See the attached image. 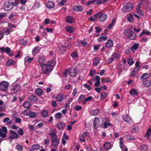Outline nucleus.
Wrapping results in <instances>:
<instances>
[{
	"label": "nucleus",
	"instance_id": "28",
	"mask_svg": "<svg viewBox=\"0 0 151 151\" xmlns=\"http://www.w3.org/2000/svg\"><path fill=\"white\" fill-rule=\"evenodd\" d=\"M128 36L129 39L130 40H134L137 37L136 35L133 32H132V33H131L129 34Z\"/></svg>",
	"mask_w": 151,
	"mask_h": 151
},
{
	"label": "nucleus",
	"instance_id": "47",
	"mask_svg": "<svg viewBox=\"0 0 151 151\" xmlns=\"http://www.w3.org/2000/svg\"><path fill=\"white\" fill-rule=\"evenodd\" d=\"M71 45V43L68 41H67L65 43L64 47H65L66 48L69 49Z\"/></svg>",
	"mask_w": 151,
	"mask_h": 151
},
{
	"label": "nucleus",
	"instance_id": "18",
	"mask_svg": "<svg viewBox=\"0 0 151 151\" xmlns=\"http://www.w3.org/2000/svg\"><path fill=\"white\" fill-rule=\"evenodd\" d=\"M140 68V67H135L134 68L133 70L130 73V76L131 77H134L135 76V75L139 70Z\"/></svg>",
	"mask_w": 151,
	"mask_h": 151
},
{
	"label": "nucleus",
	"instance_id": "37",
	"mask_svg": "<svg viewBox=\"0 0 151 151\" xmlns=\"http://www.w3.org/2000/svg\"><path fill=\"white\" fill-rule=\"evenodd\" d=\"M21 89L20 86L18 85H15L14 86L13 91L15 92H17L20 91Z\"/></svg>",
	"mask_w": 151,
	"mask_h": 151
},
{
	"label": "nucleus",
	"instance_id": "24",
	"mask_svg": "<svg viewBox=\"0 0 151 151\" xmlns=\"http://www.w3.org/2000/svg\"><path fill=\"white\" fill-rule=\"evenodd\" d=\"M70 76H74L77 74V70L75 68L70 69L69 71Z\"/></svg>",
	"mask_w": 151,
	"mask_h": 151
},
{
	"label": "nucleus",
	"instance_id": "3",
	"mask_svg": "<svg viewBox=\"0 0 151 151\" xmlns=\"http://www.w3.org/2000/svg\"><path fill=\"white\" fill-rule=\"evenodd\" d=\"M94 17L95 18L98 17L100 22L104 21L107 18V15L106 14H103L101 12H99L95 14Z\"/></svg>",
	"mask_w": 151,
	"mask_h": 151
},
{
	"label": "nucleus",
	"instance_id": "53",
	"mask_svg": "<svg viewBox=\"0 0 151 151\" xmlns=\"http://www.w3.org/2000/svg\"><path fill=\"white\" fill-rule=\"evenodd\" d=\"M62 114L60 112H58L55 115V117L57 119H60L62 116Z\"/></svg>",
	"mask_w": 151,
	"mask_h": 151
},
{
	"label": "nucleus",
	"instance_id": "30",
	"mask_svg": "<svg viewBox=\"0 0 151 151\" xmlns=\"http://www.w3.org/2000/svg\"><path fill=\"white\" fill-rule=\"evenodd\" d=\"M119 57V55L116 53H114L111 55L110 58L111 61L114 60H116Z\"/></svg>",
	"mask_w": 151,
	"mask_h": 151
},
{
	"label": "nucleus",
	"instance_id": "17",
	"mask_svg": "<svg viewBox=\"0 0 151 151\" xmlns=\"http://www.w3.org/2000/svg\"><path fill=\"white\" fill-rule=\"evenodd\" d=\"M85 98L84 96L83 95H81L79 97L78 99V101L79 103H81L82 102V105H84V103L85 102L84 100H85Z\"/></svg>",
	"mask_w": 151,
	"mask_h": 151
},
{
	"label": "nucleus",
	"instance_id": "27",
	"mask_svg": "<svg viewBox=\"0 0 151 151\" xmlns=\"http://www.w3.org/2000/svg\"><path fill=\"white\" fill-rule=\"evenodd\" d=\"M139 45L137 43H135L133 46L131 47L130 50L132 52H134L138 48Z\"/></svg>",
	"mask_w": 151,
	"mask_h": 151
},
{
	"label": "nucleus",
	"instance_id": "26",
	"mask_svg": "<svg viewBox=\"0 0 151 151\" xmlns=\"http://www.w3.org/2000/svg\"><path fill=\"white\" fill-rule=\"evenodd\" d=\"M0 50H1L2 52H6V53H8L11 51V49L9 47L6 48L1 47H0Z\"/></svg>",
	"mask_w": 151,
	"mask_h": 151
},
{
	"label": "nucleus",
	"instance_id": "22",
	"mask_svg": "<svg viewBox=\"0 0 151 151\" xmlns=\"http://www.w3.org/2000/svg\"><path fill=\"white\" fill-rule=\"evenodd\" d=\"M93 65L95 66H96L99 63L100 60L99 58L96 57L93 59Z\"/></svg>",
	"mask_w": 151,
	"mask_h": 151
},
{
	"label": "nucleus",
	"instance_id": "9",
	"mask_svg": "<svg viewBox=\"0 0 151 151\" xmlns=\"http://www.w3.org/2000/svg\"><path fill=\"white\" fill-rule=\"evenodd\" d=\"M123 119L125 121L130 124H132L133 122L132 119L130 116L128 115H124L123 116Z\"/></svg>",
	"mask_w": 151,
	"mask_h": 151
},
{
	"label": "nucleus",
	"instance_id": "55",
	"mask_svg": "<svg viewBox=\"0 0 151 151\" xmlns=\"http://www.w3.org/2000/svg\"><path fill=\"white\" fill-rule=\"evenodd\" d=\"M107 94L105 92H102L101 94V98L102 99H104L107 96Z\"/></svg>",
	"mask_w": 151,
	"mask_h": 151
},
{
	"label": "nucleus",
	"instance_id": "56",
	"mask_svg": "<svg viewBox=\"0 0 151 151\" xmlns=\"http://www.w3.org/2000/svg\"><path fill=\"white\" fill-rule=\"evenodd\" d=\"M128 64L130 65H132L134 63V61L132 58H129L127 61Z\"/></svg>",
	"mask_w": 151,
	"mask_h": 151
},
{
	"label": "nucleus",
	"instance_id": "43",
	"mask_svg": "<svg viewBox=\"0 0 151 151\" xmlns=\"http://www.w3.org/2000/svg\"><path fill=\"white\" fill-rule=\"evenodd\" d=\"M115 21V18L113 19L111 23L107 27V28L109 29H111L112 26L114 24V22Z\"/></svg>",
	"mask_w": 151,
	"mask_h": 151
},
{
	"label": "nucleus",
	"instance_id": "58",
	"mask_svg": "<svg viewBox=\"0 0 151 151\" xmlns=\"http://www.w3.org/2000/svg\"><path fill=\"white\" fill-rule=\"evenodd\" d=\"M93 98L92 97L89 96L87 98L85 99L84 100V104H86V102L88 101H90Z\"/></svg>",
	"mask_w": 151,
	"mask_h": 151
},
{
	"label": "nucleus",
	"instance_id": "51",
	"mask_svg": "<svg viewBox=\"0 0 151 151\" xmlns=\"http://www.w3.org/2000/svg\"><path fill=\"white\" fill-rule=\"evenodd\" d=\"M132 31L130 29H128L126 30L124 32V34L125 35H129L131 33H132Z\"/></svg>",
	"mask_w": 151,
	"mask_h": 151
},
{
	"label": "nucleus",
	"instance_id": "25",
	"mask_svg": "<svg viewBox=\"0 0 151 151\" xmlns=\"http://www.w3.org/2000/svg\"><path fill=\"white\" fill-rule=\"evenodd\" d=\"M46 6L48 8L52 9L54 7V3L52 1H48L47 4Z\"/></svg>",
	"mask_w": 151,
	"mask_h": 151
},
{
	"label": "nucleus",
	"instance_id": "44",
	"mask_svg": "<svg viewBox=\"0 0 151 151\" xmlns=\"http://www.w3.org/2000/svg\"><path fill=\"white\" fill-rule=\"evenodd\" d=\"M65 47L64 45H62L59 48V50L60 51V53H62L65 52Z\"/></svg>",
	"mask_w": 151,
	"mask_h": 151
},
{
	"label": "nucleus",
	"instance_id": "33",
	"mask_svg": "<svg viewBox=\"0 0 151 151\" xmlns=\"http://www.w3.org/2000/svg\"><path fill=\"white\" fill-rule=\"evenodd\" d=\"M41 115L43 117H47L48 116V112L46 110H42L41 112Z\"/></svg>",
	"mask_w": 151,
	"mask_h": 151
},
{
	"label": "nucleus",
	"instance_id": "7",
	"mask_svg": "<svg viewBox=\"0 0 151 151\" xmlns=\"http://www.w3.org/2000/svg\"><path fill=\"white\" fill-rule=\"evenodd\" d=\"M10 135L9 137V139L11 141L13 139L17 138L19 137L18 134L14 131L10 130L9 131Z\"/></svg>",
	"mask_w": 151,
	"mask_h": 151
},
{
	"label": "nucleus",
	"instance_id": "13",
	"mask_svg": "<svg viewBox=\"0 0 151 151\" xmlns=\"http://www.w3.org/2000/svg\"><path fill=\"white\" fill-rule=\"evenodd\" d=\"M142 83L145 86L148 87L151 85V81L149 80H145L143 81Z\"/></svg>",
	"mask_w": 151,
	"mask_h": 151
},
{
	"label": "nucleus",
	"instance_id": "54",
	"mask_svg": "<svg viewBox=\"0 0 151 151\" xmlns=\"http://www.w3.org/2000/svg\"><path fill=\"white\" fill-rule=\"evenodd\" d=\"M107 39V37H101L98 39V41L100 42L103 41H106Z\"/></svg>",
	"mask_w": 151,
	"mask_h": 151
},
{
	"label": "nucleus",
	"instance_id": "11",
	"mask_svg": "<svg viewBox=\"0 0 151 151\" xmlns=\"http://www.w3.org/2000/svg\"><path fill=\"white\" fill-rule=\"evenodd\" d=\"M104 149L106 150H110L112 147L111 144L109 142H106L103 145Z\"/></svg>",
	"mask_w": 151,
	"mask_h": 151
},
{
	"label": "nucleus",
	"instance_id": "39",
	"mask_svg": "<svg viewBox=\"0 0 151 151\" xmlns=\"http://www.w3.org/2000/svg\"><path fill=\"white\" fill-rule=\"evenodd\" d=\"M13 7L12 6L11 4H9L5 5V9L6 11H9L12 9Z\"/></svg>",
	"mask_w": 151,
	"mask_h": 151
},
{
	"label": "nucleus",
	"instance_id": "40",
	"mask_svg": "<svg viewBox=\"0 0 151 151\" xmlns=\"http://www.w3.org/2000/svg\"><path fill=\"white\" fill-rule=\"evenodd\" d=\"M136 12L140 16H144V13L141 10L140 7L139 6H138L136 8Z\"/></svg>",
	"mask_w": 151,
	"mask_h": 151
},
{
	"label": "nucleus",
	"instance_id": "59",
	"mask_svg": "<svg viewBox=\"0 0 151 151\" xmlns=\"http://www.w3.org/2000/svg\"><path fill=\"white\" fill-rule=\"evenodd\" d=\"M20 42L21 44L25 45L27 44V42L24 39H22L20 40Z\"/></svg>",
	"mask_w": 151,
	"mask_h": 151
},
{
	"label": "nucleus",
	"instance_id": "16",
	"mask_svg": "<svg viewBox=\"0 0 151 151\" xmlns=\"http://www.w3.org/2000/svg\"><path fill=\"white\" fill-rule=\"evenodd\" d=\"M64 95L63 94H58L56 96V99L58 102L62 101L64 99Z\"/></svg>",
	"mask_w": 151,
	"mask_h": 151
},
{
	"label": "nucleus",
	"instance_id": "45",
	"mask_svg": "<svg viewBox=\"0 0 151 151\" xmlns=\"http://www.w3.org/2000/svg\"><path fill=\"white\" fill-rule=\"evenodd\" d=\"M14 63V61L12 60H9L6 63V65L8 66H9L13 65Z\"/></svg>",
	"mask_w": 151,
	"mask_h": 151
},
{
	"label": "nucleus",
	"instance_id": "60",
	"mask_svg": "<svg viewBox=\"0 0 151 151\" xmlns=\"http://www.w3.org/2000/svg\"><path fill=\"white\" fill-rule=\"evenodd\" d=\"M82 107L79 105H77L75 107V110L76 111H78L81 109Z\"/></svg>",
	"mask_w": 151,
	"mask_h": 151
},
{
	"label": "nucleus",
	"instance_id": "57",
	"mask_svg": "<svg viewBox=\"0 0 151 151\" xmlns=\"http://www.w3.org/2000/svg\"><path fill=\"white\" fill-rule=\"evenodd\" d=\"M127 20L128 21L132 22L134 20V18L133 16L132 15H130L127 18Z\"/></svg>",
	"mask_w": 151,
	"mask_h": 151
},
{
	"label": "nucleus",
	"instance_id": "12",
	"mask_svg": "<svg viewBox=\"0 0 151 151\" xmlns=\"http://www.w3.org/2000/svg\"><path fill=\"white\" fill-rule=\"evenodd\" d=\"M33 59V57H30L29 56L25 57L24 58V64L26 65L27 64L31 63Z\"/></svg>",
	"mask_w": 151,
	"mask_h": 151
},
{
	"label": "nucleus",
	"instance_id": "14",
	"mask_svg": "<svg viewBox=\"0 0 151 151\" xmlns=\"http://www.w3.org/2000/svg\"><path fill=\"white\" fill-rule=\"evenodd\" d=\"M65 20L67 22L70 24L73 23L74 22L73 18L70 16H67Z\"/></svg>",
	"mask_w": 151,
	"mask_h": 151
},
{
	"label": "nucleus",
	"instance_id": "6",
	"mask_svg": "<svg viewBox=\"0 0 151 151\" xmlns=\"http://www.w3.org/2000/svg\"><path fill=\"white\" fill-rule=\"evenodd\" d=\"M133 9V5L130 3H127L122 8V11L124 12H128Z\"/></svg>",
	"mask_w": 151,
	"mask_h": 151
},
{
	"label": "nucleus",
	"instance_id": "63",
	"mask_svg": "<svg viewBox=\"0 0 151 151\" xmlns=\"http://www.w3.org/2000/svg\"><path fill=\"white\" fill-rule=\"evenodd\" d=\"M84 86L88 89V90L90 91L91 89V87L88 86L87 84H84L83 85Z\"/></svg>",
	"mask_w": 151,
	"mask_h": 151
},
{
	"label": "nucleus",
	"instance_id": "20",
	"mask_svg": "<svg viewBox=\"0 0 151 151\" xmlns=\"http://www.w3.org/2000/svg\"><path fill=\"white\" fill-rule=\"evenodd\" d=\"M28 100L31 102L35 103L37 100V97L35 96L31 95L29 97Z\"/></svg>",
	"mask_w": 151,
	"mask_h": 151
},
{
	"label": "nucleus",
	"instance_id": "42",
	"mask_svg": "<svg viewBox=\"0 0 151 151\" xmlns=\"http://www.w3.org/2000/svg\"><path fill=\"white\" fill-rule=\"evenodd\" d=\"M23 106L26 108H29L30 106V102L28 101H25L23 104Z\"/></svg>",
	"mask_w": 151,
	"mask_h": 151
},
{
	"label": "nucleus",
	"instance_id": "46",
	"mask_svg": "<svg viewBox=\"0 0 151 151\" xmlns=\"http://www.w3.org/2000/svg\"><path fill=\"white\" fill-rule=\"evenodd\" d=\"M101 81L102 83L104 82L109 83L111 82V80L108 78H103L101 80Z\"/></svg>",
	"mask_w": 151,
	"mask_h": 151
},
{
	"label": "nucleus",
	"instance_id": "34",
	"mask_svg": "<svg viewBox=\"0 0 151 151\" xmlns=\"http://www.w3.org/2000/svg\"><path fill=\"white\" fill-rule=\"evenodd\" d=\"M35 92L39 96L42 95L43 93V91L42 89L38 88L35 89Z\"/></svg>",
	"mask_w": 151,
	"mask_h": 151
},
{
	"label": "nucleus",
	"instance_id": "62",
	"mask_svg": "<svg viewBox=\"0 0 151 151\" xmlns=\"http://www.w3.org/2000/svg\"><path fill=\"white\" fill-rule=\"evenodd\" d=\"M69 73V71L68 70L66 69L64 72L63 74V76L64 77H66Z\"/></svg>",
	"mask_w": 151,
	"mask_h": 151
},
{
	"label": "nucleus",
	"instance_id": "10",
	"mask_svg": "<svg viewBox=\"0 0 151 151\" xmlns=\"http://www.w3.org/2000/svg\"><path fill=\"white\" fill-rule=\"evenodd\" d=\"M100 122L99 119L97 117H95L94 120L93 126L94 128H96L99 126Z\"/></svg>",
	"mask_w": 151,
	"mask_h": 151
},
{
	"label": "nucleus",
	"instance_id": "64",
	"mask_svg": "<svg viewBox=\"0 0 151 151\" xmlns=\"http://www.w3.org/2000/svg\"><path fill=\"white\" fill-rule=\"evenodd\" d=\"M106 0H98L96 4H101L103 2H106Z\"/></svg>",
	"mask_w": 151,
	"mask_h": 151
},
{
	"label": "nucleus",
	"instance_id": "21",
	"mask_svg": "<svg viewBox=\"0 0 151 151\" xmlns=\"http://www.w3.org/2000/svg\"><path fill=\"white\" fill-rule=\"evenodd\" d=\"M106 47L107 48L112 47L113 46V42L111 40H108L107 41L106 44Z\"/></svg>",
	"mask_w": 151,
	"mask_h": 151
},
{
	"label": "nucleus",
	"instance_id": "49",
	"mask_svg": "<svg viewBox=\"0 0 151 151\" xmlns=\"http://www.w3.org/2000/svg\"><path fill=\"white\" fill-rule=\"evenodd\" d=\"M23 148V147L19 145L18 144L16 146V149L19 151H22Z\"/></svg>",
	"mask_w": 151,
	"mask_h": 151
},
{
	"label": "nucleus",
	"instance_id": "52",
	"mask_svg": "<svg viewBox=\"0 0 151 151\" xmlns=\"http://www.w3.org/2000/svg\"><path fill=\"white\" fill-rule=\"evenodd\" d=\"M134 139V137L133 135H128L126 137V139L127 141Z\"/></svg>",
	"mask_w": 151,
	"mask_h": 151
},
{
	"label": "nucleus",
	"instance_id": "38",
	"mask_svg": "<svg viewBox=\"0 0 151 151\" xmlns=\"http://www.w3.org/2000/svg\"><path fill=\"white\" fill-rule=\"evenodd\" d=\"M99 113V111L98 109L93 110L91 112V114L92 115L96 116Z\"/></svg>",
	"mask_w": 151,
	"mask_h": 151
},
{
	"label": "nucleus",
	"instance_id": "32",
	"mask_svg": "<svg viewBox=\"0 0 151 151\" xmlns=\"http://www.w3.org/2000/svg\"><path fill=\"white\" fill-rule=\"evenodd\" d=\"M66 30L68 32L72 33L74 31V29L73 27L68 26L65 27Z\"/></svg>",
	"mask_w": 151,
	"mask_h": 151
},
{
	"label": "nucleus",
	"instance_id": "5",
	"mask_svg": "<svg viewBox=\"0 0 151 151\" xmlns=\"http://www.w3.org/2000/svg\"><path fill=\"white\" fill-rule=\"evenodd\" d=\"M7 132V129L6 127L3 126L0 128V135L1 137L5 138L6 136Z\"/></svg>",
	"mask_w": 151,
	"mask_h": 151
},
{
	"label": "nucleus",
	"instance_id": "23",
	"mask_svg": "<svg viewBox=\"0 0 151 151\" xmlns=\"http://www.w3.org/2000/svg\"><path fill=\"white\" fill-rule=\"evenodd\" d=\"M40 148V147L39 145L36 144L33 145L29 148V151H34L35 150L39 149Z\"/></svg>",
	"mask_w": 151,
	"mask_h": 151
},
{
	"label": "nucleus",
	"instance_id": "48",
	"mask_svg": "<svg viewBox=\"0 0 151 151\" xmlns=\"http://www.w3.org/2000/svg\"><path fill=\"white\" fill-rule=\"evenodd\" d=\"M78 42L84 46H86L88 45V43L87 42L86 40H79Z\"/></svg>",
	"mask_w": 151,
	"mask_h": 151
},
{
	"label": "nucleus",
	"instance_id": "2",
	"mask_svg": "<svg viewBox=\"0 0 151 151\" xmlns=\"http://www.w3.org/2000/svg\"><path fill=\"white\" fill-rule=\"evenodd\" d=\"M49 134L51 136V145L53 147L58 146L59 144L60 139L57 138L56 133L55 132H52L50 133Z\"/></svg>",
	"mask_w": 151,
	"mask_h": 151
},
{
	"label": "nucleus",
	"instance_id": "36",
	"mask_svg": "<svg viewBox=\"0 0 151 151\" xmlns=\"http://www.w3.org/2000/svg\"><path fill=\"white\" fill-rule=\"evenodd\" d=\"M149 77V75L147 73H145L143 74L142 76L140 77V79L141 80L145 79L146 80Z\"/></svg>",
	"mask_w": 151,
	"mask_h": 151
},
{
	"label": "nucleus",
	"instance_id": "50",
	"mask_svg": "<svg viewBox=\"0 0 151 151\" xmlns=\"http://www.w3.org/2000/svg\"><path fill=\"white\" fill-rule=\"evenodd\" d=\"M151 34V33L149 32L148 31H143L139 35V36H142V35H143L144 34H146V35H150Z\"/></svg>",
	"mask_w": 151,
	"mask_h": 151
},
{
	"label": "nucleus",
	"instance_id": "35",
	"mask_svg": "<svg viewBox=\"0 0 151 151\" xmlns=\"http://www.w3.org/2000/svg\"><path fill=\"white\" fill-rule=\"evenodd\" d=\"M139 149L141 151H147V146L145 145H142L140 146Z\"/></svg>",
	"mask_w": 151,
	"mask_h": 151
},
{
	"label": "nucleus",
	"instance_id": "29",
	"mask_svg": "<svg viewBox=\"0 0 151 151\" xmlns=\"http://www.w3.org/2000/svg\"><path fill=\"white\" fill-rule=\"evenodd\" d=\"M45 60V58L43 56H39L38 58V62L40 65L41 66L42 64H44L43 63Z\"/></svg>",
	"mask_w": 151,
	"mask_h": 151
},
{
	"label": "nucleus",
	"instance_id": "41",
	"mask_svg": "<svg viewBox=\"0 0 151 151\" xmlns=\"http://www.w3.org/2000/svg\"><path fill=\"white\" fill-rule=\"evenodd\" d=\"M104 127L105 128H107L108 126L112 127V124L109 122H104L103 123Z\"/></svg>",
	"mask_w": 151,
	"mask_h": 151
},
{
	"label": "nucleus",
	"instance_id": "61",
	"mask_svg": "<svg viewBox=\"0 0 151 151\" xmlns=\"http://www.w3.org/2000/svg\"><path fill=\"white\" fill-rule=\"evenodd\" d=\"M18 132L19 134L21 136H22L24 134L23 130L22 129H20Z\"/></svg>",
	"mask_w": 151,
	"mask_h": 151
},
{
	"label": "nucleus",
	"instance_id": "1",
	"mask_svg": "<svg viewBox=\"0 0 151 151\" xmlns=\"http://www.w3.org/2000/svg\"><path fill=\"white\" fill-rule=\"evenodd\" d=\"M55 64L54 61L47 62L41 65L42 71L44 74H47L50 72L53 69V67Z\"/></svg>",
	"mask_w": 151,
	"mask_h": 151
},
{
	"label": "nucleus",
	"instance_id": "8",
	"mask_svg": "<svg viewBox=\"0 0 151 151\" xmlns=\"http://www.w3.org/2000/svg\"><path fill=\"white\" fill-rule=\"evenodd\" d=\"M56 127L59 130L64 129L65 127V124L63 122H59L56 124Z\"/></svg>",
	"mask_w": 151,
	"mask_h": 151
},
{
	"label": "nucleus",
	"instance_id": "19",
	"mask_svg": "<svg viewBox=\"0 0 151 151\" xmlns=\"http://www.w3.org/2000/svg\"><path fill=\"white\" fill-rule=\"evenodd\" d=\"M129 93L132 96H138V93L137 91L134 88L131 89L129 92Z\"/></svg>",
	"mask_w": 151,
	"mask_h": 151
},
{
	"label": "nucleus",
	"instance_id": "31",
	"mask_svg": "<svg viewBox=\"0 0 151 151\" xmlns=\"http://www.w3.org/2000/svg\"><path fill=\"white\" fill-rule=\"evenodd\" d=\"M40 50V48L38 46H36L34 47L32 51V53L33 55H36Z\"/></svg>",
	"mask_w": 151,
	"mask_h": 151
},
{
	"label": "nucleus",
	"instance_id": "15",
	"mask_svg": "<svg viewBox=\"0 0 151 151\" xmlns=\"http://www.w3.org/2000/svg\"><path fill=\"white\" fill-rule=\"evenodd\" d=\"M73 9L76 12H82L83 9L82 7L80 6H73Z\"/></svg>",
	"mask_w": 151,
	"mask_h": 151
},
{
	"label": "nucleus",
	"instance_id": "4",
	"mask_svg": "<svg viewBox=\"0 0 151 151\" xmlns=\"http://www.w3.org/2000/svg\"><path fill=\"white\" fill-rule=\"evenodd\" d=\"M9 86L8 82L4 81L0 83V89L3 91H7Z\"/></svg>",
	"mask_w": 151,
	"mask_h": 151
}]
</instances>
